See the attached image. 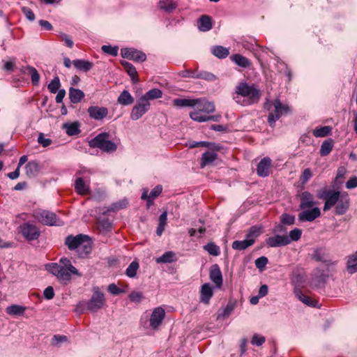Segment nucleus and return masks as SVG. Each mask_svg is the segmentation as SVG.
<instances>
[{"label":"nucleus","mask_w":357,"mask_h":357,"mask_svg":"<svg viewBox=\"0 0 357 357\" xmlns=\"http://www.w3.org/2000/svg\"><path fill=\"white\" fill-rule=\"evenodd\" d=\"M45 270L54 275L61 283L67 284L75 275L81 277L82 275L72 264L70 259L62 257L58 263H49L45 266Z\"/></svg>","instance_id":"f257e3e1"},{"label":"nucleus","mask_w":357,"mask_h":357,"mask_svg":"<svg viewBox=\"0 0 357 357\" xmlns=\"http://www.w3.org/2000/svg\"><path fill=\"white\" fill-rule=\"evenodd\" d=\"M261 95L260 91L255 85H250L242 82L236 86L233 99L238 104L249 105L257 102Z\"/></svg>","instance_id":"f03ea898"},{"label":"nucleus","mask_w":357,"mask_h":357,"mask_svg":"<svg viewBox=\"0 0 357 357\" xmlns=\"http://www.w3.org/2000/svg\"><path fill=\"white\" fill-rule=\"evenodd\" d=\"M194 110L190 113V117L195 121L206 122V117L215 110V105L212 102L204 99H197Z\"/></svg>","instance_id":"7ed1b4c3"},{"label":"nucleus","mask_w":357,"mask_h":357,"mask_svg":"<svg viewBox=\"0 0 357 357\" xmlns=\"http://www.w3.org/2000/svg\"><path fill=\"white\" fill-rule=\"evenodd\" d=\"M105 303L104 294L100 291L95 290L91 298L88 301H82L77 305V310L82 311L86 309L91 312H96L101 309Z\"/></svg>","instance_id":"20e7f679"},{"label":"nucleus","mask_w":357,"mask_h":357,"mask_svg":"<svg viewBox=\"0 0 357 357\" xmlns=\"http://www.w3.org/2000/svg\"><path fill=\"white\" fill-rule=\"evenodd\" d=\"M108 132H101L89 142V145L93 148H99L107 153L114 152L116 150V144L109 139Z\"/></svg>","instance_id":"39448f33"},{"label":"nucleus","mask_w":357,"mask_h":357,"mask_svg":"<svg viewBox=\"0 0 357 357\" xmlns=\"http://www.w3.org/2000/svg\"><path fill=\"white\" fill-rule=\"evenodd\" d=\"M33 217L45 225L62 226L64 225V222L54 213L47 210L36 209L33 213Z\"/></svg>","instance_id":"423d86ee"},{"label":"nucleus","mask_w":357,"mask_h":357,"mask_svg":"<svg viewBox=\"0 0 357 357\" xmlns=\"http://www.w3.org/2000/svg\"><path fill=\"white\" fill-rule=\"evenodd\" d=\"M165 317V310L162 307H157L153 310L149 320L143 321V318L141 319V325L144 328H150L153 330H157L162 323Z\"/></svg>","instance_id":"0eeeda50"},{"label":"nucleus","mask_w":357,"mask_h":357,"mask_svg":"<svg viewBox=\"0 0 357 357\" xmlns=\"http://www.w3.org/2000/svg\"><path fill=\"white\" fill-rule=\"evenodd\" d=\"M260 233V227L256 226L252 227L246 234V239L243 241H234L231 245L232 248L237 250H245L254 244L256 238Z\"/></svg>","instance_id":"6e6552de"},{"label":"nucleus","mask_w":357,"mask_h":357,"mask_svg":"<svg viewBox=\"0 0 357 357\" xmlns=\"http://www.w3.org/2000/svg\"><path fill=\"white\" fill-rule=\"evenodd\" d=\"M274 112L269 114L268 116V122L271 127H273L275 123L282 115L286 114L289 111L288 105L282 104L279 99H276L273 102Z\"/></svg>","instance_id":"1a4fd4ad"},{"label":"nucleus","mask_w":357,"mask_h":357,"mask_svg":"<svg viewBox=\"0 0 357 357\" xmlns=\"http://www.w3.org/2000/svg\"><path fill=\"white\" fill-rule=\"evenodd\" d=\"M150 109L149 101L144 100L142 97L136 102L130 113V119L133 121L139 119Z\"/></svg>","instance_id":"9d476101"},{"label":"nucleus","mask_w":357,"mask_h":357,"mask_svg":"<svg viewBox=\"0 0 357 357\" xmlns=\"http://www.w3.org/2000/svg\"><path fill=\"white\" fill-rule=\"evenodd\" d=\"M20 231L22 236L27 241H33L38 238L40 231L37 226L29 222L23 223L20 225Z\"/></svg>","instance_id":"9b49d317"},{"label":"nucleus","mask_w":357,"mask_h":357,"mask_svg":"<svg viewBox=\"0 0 357 357\" xmlns=\"http://www.w3.org/2000/svg\"><path fill=\"white\" fill-rule=\"evenodd\" d=\"M121 55L123 58L133 60L136 62H143L146 59L144 53L134 48H122Z\"/></svg>","instance_id":"f8f14e48"},{"label":"nucleus","mask_w":357,"mask_h":357,"mask_svg":"<svg viewBox=\"0 0 357 357\" xmlns=\"http://www.w3.org/2000/svg\"><path fill=\"white\" fill-rule=\"evenodd\" d=\"M301 210L298 214V220L301 222H312L321 215L320 208L317 206Z\"/></svg>","instance_id":"ddd939ff"},{"label":"nucleus","mask_w":357,"mask_h":357,"mask_svg":"<svg viewBox=\"0 0 357 357\" xmlns=\"http://www.w3.org/2000/svg\"><path fill=\"white\" fill-rule=\"evenodd\" d=\"M349 195L346 192H342L335 205V213L339 215L345 214L349 208Z\"/></svg>","instance_id":"4468645a"},{"label":"nucleus","mask_w":357,"mask_h":357,"mask_svg":"<svg viewBox=\"0 0 357 357\" xmlns=\"http://www.w3.org/2000/svg\"><path fill=\"white\" fill-rule=\"evenodd\" d=\"M266 242L268 246L271 248H277L289 245L290 243V239L287 236L277 234L274 236L268 238Z\"/></svg>","instance_id":"2eb2a0df"},{"label":"nucleus","mask_w":357,"mask_h":357,"mask_svg":"<svg viewBox=\"0 0 357 357\" xmlns=\"http://www.w3.org/2000/svg\"><path fill=\"white\" fill-rule=\"evenodd\" d=\"M86 238H87V235L84 234H78L77 236L69 235L66 238L65 244L70 250H77L84 239Z\"/></svg>","instance_id":"dca6fc26"},{"label":"nucleus","mask_w":357,"mask_h":357,"mask_svg":"<svg viewBox=\"0 0 357 357\" xmlns=\"http://www.w3.org/2000/svg\"><path fill=\"white\" fill-rule=\"evenodd\" d=\"M272 166V160L268 157L261 160L257 167V173L259 176L266 177L270 174V169Z\"/></svg>","instance_id":"f3484780"},{"label":"nucleus","mask_w":357,"mask_h":357,"mask_svg":"<svg viewBox=\"0 0 357 357\" xmlns=\"http://www.w3.org/2000/svg\"><path fill=\"white\" fill-rule=\"evenodd\" d=\"M300 200L299 208L301 209L310 208L316 204L314 195L308 191L303 192L300 195Z\"/></svg>","instance_id":"a211bd4d"},{"label":"nucleus","mask_w":357,"mask_h":357,"mask_svg":"<svg viewBox=\"0 0 357 357\" xmlns=\"http://www.w3.org/2000/svg\"><path fill=\"white\" fill-rule=\"evenodd\" d=\"M345 268L349 275L357 273V251L345 257Z\"/></svg>","instance_id":"6ab92c4d"},{"label":"nucleus","mask_w":357,"mask_h":357,"mask_svg":"<svg viewBox=\"0 0 357 357\" xmlns=\"http://www.w3.org/2000/svg\"><path fill=\"white\" fill-rule=\"evenodd\" d=\"M88 113L91 119L99 121L107 116L108 110L104 107L91 106L88 109Z\"/></svg>","instance_id":"aec40b11"},{"label":"nucleus","mask_w":357,"mask_h":357,"mask_svg":"<svg viewBox=\"0 0 357 357\" xmlns=\"http://www.w3.org/2000/svg\"><path fill=\"white\" fill-rule=\"evenodd\" d=\"M210 280L215 284L216 287L220 288L222 285V275L218 264L211 266L209 273Z\"/></svg>","instance_id":"412c9836"},{"label":"nucleus","mask_w":357,"mask_h":357,"mask_svg":"<svg viewBox=\"0 0 357 357\" xmlns=\"http://www.w3.org/2000/svg\"><path fill=\"white\" fill-rule=\"evenodd\" d=\"M213 294L212 287L208 283L204 284L201 287L200 301L208 304Z\"/></svg>","instance_id":"4be33fe9"},{"label":"nucleus","mask_w":357,"mask_h":357,"mask_svg":"<svg viewBox=\"0 0 357 357\" xmlns=\"http://www.w3.org/2000/svg\"><path fill=\"white\" fill-rule=\"evenodd\" d=\"M92 250V243L87 236V238L84 239L83 242L77 250V255L79 257L84 258L91 253Z\"/></svg>","instance_id":"5701e85b"},{"label":"nucleus","mask_w":357,"mask_h":357,"mask_svg":"<svg viewBox=\"0 0 357 357\" xmlns=\"http://www.w3.org/2000/svg\"><path fill=\"white\" fill-rule=\"evenodd\" d=\"M342 192L340 191H333L332 194L328 197V199L325 201L324 206V211H327L330 210L332 207L336 205L338 202L340 196Z\"/></svg>","instance_id":"b1692460"},{"label":"nucleus","mask_w":357,"mask_h":357,"mask_svg":"<svg viewBox=\"0 0 357 357\" xmlns=\"http://www.w3.org/2000/svg\"><path fill=\"white\" fill-rule=\"evenodd\" d=\"M230 59L237 66L243 68H249L252 65L251 61L248 58L239 54L232 55Z\"/></svg>","instance_id":"393cba45"},{"label":"nucleus","mask_w":357,"mask_h":357,"mask_svg":"<svg viewBox=\"0 0 357 357\" xmlns=\"http://www.w3.org/2000/svg\"><path fill=\"white\" fill-rule=\"evenodd\" d=\"M294 294L299 301L308 306L316 307L318 304L317 301L312 300L310 297L305 295L300 289H295Z\"/></svg>","instance_id":"a878e982"},{"label":"nucleus","mask_w":357,"mask_h":357,"mask_svg":"<svg viewBox=\"0 0 357 357\" xmlns=\"http://www.w3.org/2000/svg\"><path fill=\"white\" fill-rule=\"evenodd\" d=\"M75 189L79 195H86L89 192V185L82 178L79 177L75 180Z\"/></svg>","instance_id":"bb28decb"},{"label":"nucleus","mask_w":357,"mask_h":357,"mask_svg":"<svg viewBox=\"0 0 357 357\" xmlns=\"http://www.w3.org/2000/svg\"><path fill=\"white\" fill-rule=\"evenodd\" d=\"M197 26L201 31H208L212 28L211 18L208 15L202 16L197 22Z\"/></svg>","instance_id":"cd10ccee"},{"label":"nucleus","mask_w":357,"mask_h":357,"mask_svg":"<svg viewBox=\"0 0 357 357\" xmlns=\"http://www.w3.org/2000/svg\"><path fill=\"white\" fill-rule=\"evenodd\" d=\"M63 128L69 136H73L79 134V123L75 121L73 123H65L63 124Z\"/></svg>","instance_id":"c85d7f7f"},{"label":"nucleus","mask_w":357,"mask_h":357,"mask_svg":"<svg viewBox=\"0 0 357 357\" xmlns=\"http://www.w3.org/2000/svg\"><path fill=\"white\" fill-rule=\"evenodd\" d=\"M68 95L70 102L73 104L80 102L84 98V93L82 90L73 87L70 88Z\"/></svg>","instance_id":"c756f323"},{"label":"nucleus","mask_w":357,"mask_h":357,"mask_svg":"<svg viewBox=\"0 0 357 357\" xmlns=\"http://www.w3.org/2000/svg\"><path fill=\"white\" fill-rule=\"evenodd\" d=\"M25 169L26 175L29 177H34L40 171V165L37 161L32 160L26 165Z\"/></svg>","instance_id":"7c9ffc66"},{"label":"nucleus","mask_w":357,"mask_h":357,"mask_svg":"<svg viewBox=\"0 0 357 357\" xmlns=\"http://www.w3.org/2000/svg\"><path fill=\"white\" fill-rule=\"evenodd\" d=\"M26 307L20 305H11L6 308V312L12 316H20L22 315L25 310Z\"/></svg>","instance_id":"2f4dec72"},{"label":"nucleus","mask_w":357,"mask_h":357,"mask_svg":"<svg viewBox=\"0 0 357 357\" xmlns=\"http://www.w3.org/2000/svg\"><path fill=\"white\" fill-rule=\"evenodd\" d=\"M73 63L77 69L82 70L83 72L89 71L93 66L92 62L82 59L74 60L73 61Z\"/></svg>","instance_id":"473e14b6"},{"label":"nucleus","mask_w":357,"mask_h":357,"mask_svg":"<svg viewBox=\"0 0 357 357\" xmlns=\"http://www.w3.org/2000/svg\"><path fill=\"white\" fill-rule=\"evenodd\" d=\"M177 6V3L174 0H160L158 3L159 8L167 13H172Z\"/></svg>","instance_id":"72a5a7b5"},{"label":"nucleus","mask_w":357,"mask_h":357,"mask_svg":"<svg viewBox=\"0 0 357 357\" xmlns=\"http://www.w3.org/2000/svg\"><path fill=\"white\" fill-rule=\"evenodd\" d=\"M117 101L119 104L127 106L134 102V98L127 90H123L118 97Z\"/></svg>","instance_id":"f704fd0d"},{"label":"nucleus","mask_w":357,"mask_h":357,"mask_svg":"<svg viewBox=\"0 0 357 357\" xmlns=\"http://www.w3.org/2000/svg\"><path fill=\"white\" fill-rule=\"evenodd\" d=\"M155 261L158 264H167L176 261V254L172 251L165 252L162 256L156 258Z\"/></svg>","instance_id":"c9c22d12"},{"label":"nucleus","mask_w":357,"mask_h":357,"mask_svg":"<svg viewBox=\"0 0 357 357\" xmlns=\"http://www.w3.org/2000/svg\"><path fill=\"white\" fill-rule=\"evenodd\" d=\"M121 64L123 66L126 71L130 75L132 81L134 83L137 82H138L137 72L135 68L133 66V65L128 61H122Z\"/></svg>","instance_id":"e433bc0d"},{"label":"nucleus","mask_w":357,"mask_h":357,"mask_svg":"<svg viewBox=\"0 0 357 357\" xmlns=\"http://www.w3.org/2000/svg\"><path fill=\"white\" fill-rule=\"evenodd\" d=\"M334 142L332 139H328L325 140L321 145L319 150L320 155L321 156L328 155L333 149Z\"/></svg>","instance_id":"4c0bfd02"},{"label":"nucleus","mask_w":357,"mask_h":357,"mask_svg":"<svg viewBox=\"0 0 357 357\" xmlns=\"http://www.w3.org/2000/svg\"><path fill=\"white\" fill-rule=\"evenodd\" d=\"M128 201L126 199H122L119 202L112 204L107 209L106 211H103L102 213L105 214L109 212L118 211L122 208H126L128 206Z\"/></svg>","instance_id":"58836bf2"},{"label":"nucleus","mask_w":357,"mask_h":357,"mask_svg":"<svg viewBox=\"0 0 357 357\" xmlns=\"http://www.w3.org/2000/svg\"><path fill=\"white\" fill-rule=\"evenodd\" d=\"M128 201L126 199H122L119 202L112 204L107 209L106 211H103L102 213L105 214L109 212L118 211L122 208H126L128 206Z\"/></svg>","instance_id":"ea45409f"},{"label":"nucleus","mask_w":357,"mask_h":357,"mask_svg":"<svg viewBox=\"0 0 357 357\" xmlns=\"http://www.w3.org/2000/svg\"><path fill=\"white\" fill-rule=\"evenodd\" d=\"M23 72L24 73L29 74L31 76L32 84L34 86L38 85L40 82V75L35 68L29 66Z\"/></svg>","instance_id":"a19ab883"},{"label":"nucleus","mask_w":357,"mask_h":357,"mask_svg":"<svg viewBox=\"0 0 357 357\" xmlns=\"http://www.w3.org/2000/svg\"><path fill=\"white\" fill-rule=\"evenodd\" d=\"M217 158V154L213 151H206L202 154L201 166L203 167L211 164Z\"/></svg>","instance_id":"79ce46f5"},{"label":"nucleus","mask_w":357,"mask_h":357,"mask_svg":"<svg viewBox=\"0 0 357 357\" xmlns=\"http://www.w3.org/2000/svg\"><path fill=\"white\" fill-rule=\"evenodd\" d=\"M162 92L158 89H153L147 91L144 95L141 96L144 100L149 102L150 100H154L161 98Z\"/></svg>","instance_id":"37998d69"},{"label":"nucleus","mask_w":357,"mask_h":357,"mask_svg":"<svg viewBox=\"0 0 357 357\" xmlns=\"http://www.w3.org/2000/svg\"><path fill=\"white\" fill-rule=\"evenodd\" d=\"M197 99H185V98H176L173 100L174 105L181 107H194Z\"/></svg>","instance_id":"c03bdc74"},{"label":"nucleus","mask_w":357,"mask_h":357,"mask_svg":"<svg viewBox=\"0 0 357 357\" xmlns=\"http://www.w3.org/2000/svg\"><path fill=\"white\" fill-rule=\"evenodd\" d=\"M212 53L219 59H225L229 55V52L227 48L222 46H215L212 48Z\"/></svg>","instance_id":"a18cd8bd"},{"label":"nucleus","mask_w":357,"mask_h":357,"mask_svg":"<svg viewBox=\"0 0 357 357\" xmlns=\"http://www.w3.org/2000/svg\"><path fill=\"white\" fill-rule=\"evenodd\" d=\"M236 307V302L234 301H229L225 307L222 310V312L218 315V318H225L228 317L234 310Z\"/></svg>","instance_id":"49530a36"},{"label":"nucleus","mask_w":357,"mask_h":357,"mask_svg":"<svg viewBox=\"0 0 357 357\" xmlns=\"http://www.w3.org/2000/svg\"><path fill=\"white\" fill-rule=\"evenodd\" d=\"M331 132V128L329 126H324L317 128L313 130V135L316 137H324L328 135Z\"/></svg>","instance_id":"de8ad7c7"},{"label":"nucleus","mask_w":357,"mask_h":357,"mask_svg":"<svg viewBox=\"0 0 357 357\" xmlns=\"http://www.w3.org/2000/svg\"><path fill=\"white\" fill-rule=\"evenodd\" d=\"M162 191V187L160 185L155 186L153 189L151 190V192L149 195L148 198V206H151L153 204V201L155 198H156Z\"/></svg>","instance_id":"09e8293b"},{"label":"nucleus","mask_w":357,"mask_h":357,"mask_svg":"<svg viewBox=\"0 0 357 357\" xmlns=\"http://www.w3.org/2000/svg\"><path fill=\"white\" fill-rule=\"evenodd\" d=\"M195 79H202L212 82V81H215L216 79V77L213 73L207 72V71L198 72L197 70Z\"/></svg>","instance_id":"8fccbe9b"},{"label":"nucleus","mask_w":357,"mask_h":357,"mask_svg":"<svg viewBox=\"0 0 357 357\" xmlns=\"http://www.w3.org/2000/svg\"><path fill=\"white\" fill-rule=\"evenodd\" d=\"M204 249L213 256H218L220 253V248L213 243L205 245Z\"/></svg>","instance_id":"3c124183"},{"label":"nucleus","mask_w":357,"mask_h":357,"mask_svg":"<svg viewBox=\"0 0 357 357\" xmlns=\"http://www.w3.org/2000/svg\"><path fill=\"white\" fill-rule=\"evenodd\" d=\"M139 268L138 262L133 261H132L128 267L126 268V274L129 278H134L137 274V271Z\"/></svg>","instance_id":"603ef678"},{"label":"nucleus","mask_w":357,"mask_h":357,"mask_svg":"<svg viewBox=\"0 0 357 357\" xmlns=\"http://www.w3.org/2000/svg\"><path fill=\"white\" fill-rule=\"evenodd\" d=\"M60 86L61 84L59 77H55L48 84L47 88L52 93H56L59 91Z\"/></svg>","instance_id":"864d4df0"},{"label":"nucleus","mask_w":357,"mask_h":357,"mask_svg":"<svg viewBox=\"0 0 357 357\" xmlns=\"http://www.w3.org/2000/svg\"><path fill=\"white\" fill-rule=\"evenodd\" d=\"M280 222L285 225H293L295 223V217L289 213H283L280 217Z\"/></svg>","instance_id":"5fc2aeb1"},{"label":"nucleus","mask_w":357,"mask_h":357,"mask_svg":"<svg viewBox=\"0 0 357 357\" xmlns=\"http://www.w3.org/2000/svg\"><path fill=\"white\" fill-rule=\"evenodd\" d=\"M101 50L104 53L115 56L118 54L119 48L117 46L102 45Z\"/></svg>","instance_id":"6e6d98bb"},{"label":"nucleus","mask_w":357,"mask_h":357,"mask_svg":"<svg viewBox=\"0 0 357 357\" xmlns=\"http://www.w3.org/2000/svg\"><path fill=\"white\" fill-rule=\"evenodd\" d=\"M268 260L266 257L262 256L259 258H257L255 260V266L260 271H263L268 264Z\"/></svg>","instance_id":"4d7b16f0"},{"label":"nucleus","mask_w":357,"mask_h":357,"mask_svg":"<svg viewBox=\"0 0 357 357\" xmlns=\"http://www.w3.org/2000/svg\"><path fill=\"white\" fill-rule=\"evenodd\" d=\"M302 235V230L298 228H294L291 231H290L289 234V238L291 241H298Z\"/></svg>","instance_id":"13d9d810"},{"label":"nucleus","mask_w":357,"mask_h":357,"mask_svg":"<svg viewBox=\"0 0 357 357\" xmlns=\"http://www.w3.org/2000/svg\"><path fill=\"white\" fill-rule=\"evenodd\" d=\"M128 297L134 303H140L144 298L143 294L140 291H132Z\"/></svg>","instance_id":"bf43d9fd"},{"label":"nucleus","mask_w":357,"mask_h":357,"mask_svg":"<svg viewBox=\"0 0 357 357\" xmlns=\"http://www.w3.org/2000/svg\"><path fill=\"white\" fill-rule=\"evenodd\" d=\"M312 174L310 168L305 169L301 176V181L303 184H305L312 177Z\"/></svg>","instance_id":"052dcab7"},{"label":"nucleus","mask_w":357,"mask_h":357,"mask_svg":"<svg viewBox=\"0 0 357 357\" xmlns=\"http://www.w3.org/2000/svg\"><path fill=\"white\" fill-rule=\"evenodd\" d=\"M38 142L43 147H47L52 144V141L50 138H46L43 133H40L38 137Z\"/></svg>","instance_id":"680f3d73"},{"label":"nucleus","mask_w":357,"mask_h":357,"mask_svg":"<svg viewBox=\"0 0 357 357\" xmlns=\"http://www.w3.org/2000/svg\"><path fill=\"white\" fill-rule=\"evenodd\" d=\"M333 191L334 190H327L326 188L321 189L320 190L318 191L317 197L319 199H324L326 201Z\"/></svg>","instance_id":"e2e57ef3"},{"label":"nucleus","mask_w":357,"mask_h":357,"mask_svg":"<svg viewBox=\"0 0 357 357\" xmlns=\"http://www.w3.org/2000/svg\"><path fill=\"white\" fill-rule=\"evenodd\" d=\"M265 342V337L259 335H254L252 338L251 343L253 345L261 346Z\"/></svg>","instance_id":"0e129e2a"},{"label":"nucleus","mask_w":357,"mask_h":357,"mask_svg":"<svg viewBox=\"0 0 357 357\" xmlns=\"http://www.w3.org/2000/svg\"><path fill=\"white\" fill-rule=\"evenodd\" d=\"M107 290L112 295H118L124 292L123 290L119 289L114 283L110 284L108 286Z\"/></svg>","instance_id":"69168bd1"},{"label":"nucleus","mask_w":357,"mask_h":357,"mask_svg":"<svg viewBox=\"0 0 357 357\" xmlns=\"http://www.w3.org/2000/svg\"><path fill=\"white\" fill-rule=\"evenodd\" d=\"M44 297L47 299L50 300L52 299L54 296V290L52 287L49 286L47 288L45 289L43 291Z\"/></svg>","instance_id":"338daca9"},{"label":"nucleus","mask_w":357,"mask_h":357,"mask_svg":"<svg viewBox=\"0 0 357 357\" xmlns=\"http://www.w3.org/2000/svg\"><path fill=\"white\" fill-rule=\"evenodd\" d=\"M357 187V177L353 176L346 183V188L347 189H353Z\"/></svg>","instance_id":"774afa93"}]
</instances>
